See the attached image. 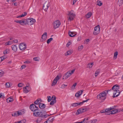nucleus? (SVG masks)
Masks as SVG:
<instances>
[{"mask_svg": "<svg viewBox=\"0 0 123 123\" xmlns=\"http://www.w3.org/2000/svg\"><path fill=\"white\" fill-rule=\"evenodd\" d=\"M6 101L7 103L12 102L13 101V99L11 97H9L7 98L6 99Z\"/></svg>", "mask_w": 123, "mask_h": 123, "instance_id": "26", "label": "nucleus"}, {"mask_svg": "<svg viewBox=\"0 0 123 123\" xmlns=\"http://www.w3.org/2000/svg\"><path fill=\"white\" fill-rule=\"evenodd\" d=\"M83 91V90H81L78 91L75 94V96L77 97H80Z\"/></svg>", "mask_w": 123, "mask_h": 123, "instance_id": "18", "label": "nucleus"}, {"mask_svg": "<svg viewBox=\"0 0 123 123\" xmlns=\"http://www.w3.org/2000/svg\"><path fill=\"white\" fill-rule=\"evenodd\" d=\"M13 43V42L12 41H9L5 43L6 45H10Z\"/></svg>", "mask_w": 123, "mask_h": 123, "instance_id": "32", "label": "nucleus"}, {"mask_svg": "<svg viewBox=\"0 0 123 123\" xmlns=\"http://www.w3.org/2000/svg\"><path fill=\"white\" fill-rule=\"evenodd\" d=\"M23 84L22 83H20L18 84V86L19 87H21L23 86Z\"/></svg>", "mask_w": 123, "mask_h": 123, "instance_id": "54", "label": "nucleus"}, {"mask_svg": "<svg viewBox=\"0 0 123 123\" xmlns=\"http://www.w3.org/2000/svg\"><path fill=\"white\" fill-rule=\"evenodd\" d=\"M100 27L99 25L95 27L93 32V34L94 35H97L100 32Z\"/></svg>", "mask_w": 123, "mask_h": 123, "instance_id": "5", "label": "nucleus"}, {"mask_svg": "<svg viewBox=\"0 0 123 123\" xmlns=\"http://www.w3.org/2000/svg\"><path fill=\"white\" fill-rule=\"evenodd\" d=\"M2 93H0V98L2 97L3 98H4V96H3L2 94Z\"/></svg>", "mask_w": 123, "mask_h": 123, "instance_id": "60", "label": "nucleus"}, {"mask_svg": "<svg viewBox=\"0 0 123 123\" xmlns=\"http://www.w3.org/2000/svg\"><path fill=\"white\" fill-rule=\"evenodd\" d=\"M119 86L117 85L116 84L113 86L112 88L111 89L108 90H107V93H108V92L109 91H113L114 92L118 91L119 92Z\"/></svg>", "mask_w": 123, "mask_h": 123, "instance_id": "3", "label": "nucleus"}, {"mask_svg": "<svg viewBox=\"0 0 123 123\" xmlns=\"http://www.w3.org/2000/svg\"><path fill=\"white\" fill-rule=\"evenodd\" d=\"M81 38L80 37H78V41H80V40Z\"/></svg>", "mask_w": 123, "mask_h": 123, "instance_id": "64", "label": "nucleus"}, {"mask_svg": "<svg viewBox=\"0 0 123 123\" xmlns=\"http://www.w3.org/2000/svg\"><path fill=\"white\" fill-rule=\"evenodd\" d=\"M42 100L41 98H39L37 99L35 101L34 104L36 105H39L40 103L41 102Z\"/></svg>", "mask_w": 123, "mask_h": 123, "instance_id": "22", "label": "nucleus"}, {"mask_svg": "<svg viewBox=\"0 0 123 123\" xmlns=\"http://www.w3.org/2000/svg\"><path fill=\"white\" fill-rule=\"evenodd\" d=\"M106 93L105 91L99 93L97 96V98L99 100L104 101L106 98Z\"/></svg>", "mask_w": 123, "mask_h": 123, "instance_id": "1", "label": "nucleus"}, {"mask_svg": "<svg viewBox=\"0 0 123 123\" xmlns=\"http://www.w3.org/2000/svg\"><path fill=\"white\" fill-rule=\"evenodd\" d=\"M97 121V120L93 119L89 121V123H95Z\"/></svg>", "mask_w": 123, "mask_h": 123, "instance_id": "41", "label": "nucleus"}, {"mask_svg": "<svg viewBox=\"0 0 123 123\" xmlns=\"http://www.w3.org/2000/svg\"><path fill=\"white\" fill-rule=\"evenodd\" d=\"M24 13V14H23L21 15L18 16L17 17V18H20L24 17L27 14V13L26 12H25Z\"/></svg>", "mask_w": 123, "mask_h": 123, "instance_id": "29", "label": "nucleus"}, {"mask_svg": "<svg viewBox=\"0 0 123 123\" xmlns=\"http://www.w3.org/2000/svg\"><path fill=\"white\" fill-rule=\"evenodd\" d=\"M71 44L70 42H68V43L66 45V46L67 47H68L69 45Z\"/></svg>", "mask_w": 123, "mask_h": 123, "instance_id": "57", "label": "nucleus"}, {"mask_svg": "<svg viewBox=\"0 0 123 123\" xmlns=\"http://www.w3.org/2000/svg\"><path fill=\"white\" fill-rule=\"evenodd\" d=\"M120 92L119 91V92H118V91H115L114 92L113 94V98H114L118 96Z\"/></svg>", "mask_w": 123, "mask_h": 123, "instance_id": "20", "label": "nucleus"}, {"mask_svg": "<svg viewBox=\"0 0 123 123\" xmlns=\"http://www.w3.org/2000/svg\"><path fill=\"white\" fill-rule=\"evenodd\" d=\"M3 72L2 71L0 70V77L2 76L3 75Z\"/></svg>", "mask_w": 123, "mask_h": 123, "instance_id": "56", "label": "nucleus"}, {"mask_svg": "<svg viewBox=\"0 0 123 123\" xmlns=\"http://www.w3.org/2000/svg\"><path fill=\"white\" fill-rule=\"evenodd\" d=\"M47 98H48L47 100L48 102H50L52 98L50 96H48Z\"/></svg>", "mask_w": 123, "mask_h": 123, "instance_id": "40", "label": "nucleus"}, {"mask_svg": "<svg viewBox=\"0 0 123 123\" xmlns=\"http://www.w3.org/2000/svg\"><path fill=\"white\" fill-rule=\"evenodd\" d=\"M88 118H84V123H89V121L88 122L87 121L88 120Z\"/></svg>", "mask_w": 123, "mask_h": 123, "instance_id": "44", "label": "nucleus"}, {"mask_svg": "<svg viewBox=\"0 0 123 123\" xmlns=\"http://www.w3.org/2000/svg\"><path fill=\"white\" fill-rule=\"evenodd\" d=\"M31 62L30 61L27 60L26 61H25L24 62V63L25 64H29Z\"/></svg>", "mask_w": 123, "mask_h": 123, "instance_id": "49", "label": "nucleus"}, {"mask_svg": "<svg viewBox=\"0 0 123 123\" xmlns=\"http://www.w3.org/2000/svg\"><path fill=\"white\" fill-rule=\"evenodd\" d=\"M89 99H88L86 100H84L82 102H80L79 103H73L71 104L72 106L74 107H76L78 105H82L84 102H86L88 101Z\"/></svg>", "mask_w": 123, "mask_h": 123, "instance_id": "8", "label": "nucleus"}, {"mask_svg": "<svg viewBox=\"0 0 123 123\" xmlns=\"http://www.w3.org/2000/svg\"><path fill=\"white\" fill-rule=\"evenodd\" d=\"M12 116H14V117H17L18 116V114L17 113V112H15L12 115Z\"/></svg>", "mask_w": 123, "mask_h": 123, "instance_id": "43", "label": "nucleus"}, {"mask_svg": "<svg viewBox=\"0 0 123 123\" xmlns=\"http://www.w3.org/2000/svg\"><path fill=\"white\" fill-rule=\"evenodd\" d=\"M31 88L29 86H26L23 88V92L25 93H28L31 90Z\"/></svg>", "mask_w": 123, "mask_h": 123, "instance_id": "11", "label": "nucleus"}, {"mask_svg": "<svg viewBox=\"0 0 123 123\" xmlns=\"http://www.w3.org/2000/svg\"><path fill=\"white\" fill-rule=\"evenodd\" d=\"M30 108L32 111L34 112L35 111H38V108L34 104H32L30 106Z\"/></svg>", "mask_w": 123, "mask_h": 123, "instance_id": "7", "label": "nucleus"}, {"mask_svg": "<svg viewBox=\"0 0 123 123\" xmlns=\"http://www.w3.org/2000/svg\"><path fill=\"white\" fill-rule=\"evenodd\" d=\"M5 85L7 88H9L10 87V84L9 83H6Z\"/></svg>", "mask_w": 123, "mask_h": 123, "instance_id": "42", "label": "nucleus"}, {"mask_svg": "<svg viewBox=\"0 0 123 123\" xmlns=\"http://www.w3.org/2000/svg\"><path fill=\"white\" fill-rule=\"evenodd\" d=\"M19 122L20 123H25L26 120L25 119L19 121Z\"/></svg>", "mask_w": 123, "mask_h": 123, "instance_id": "47", "label": "nucleus"}, {"mask_svg": "<svg viewBox=\"0 0 123 123\" xmlns=\"http://www.w3.org/2000/svg\"><path fill=\"white\" fill-rule=\"evenodd\" d=\"M77 85L76 83H74V85H73L71 87V89H74L75 88V86H76Z\"/></svg>", "mask_w": 123, "mask_h": 123, "instance_id": "38", "label": "nucleus"}, {"mask_svg": "<svg viewBox=\"0 0 123 123\" xmlns=\"http://www.w3.org/2000/svg\"><path fill=\"white\" fill-rule=\"evenodd\" d=\"M12 50L15 52H16L17 51V47L16 45H12Z\"/></svg>", "mask_w": 123, "mask_h": 123, "instance_id": "27", "label": "nucleus"}, {"mask_svg": "<svg viewBox=\"0 0 123 123\" xmlns=\"http://www.w3.org/2000/svg\"><path fill=\"white\" fill-rule=\"evenodd\" d=\"M99 72L98 71H96L95 73V76H97Z\"/></svg>", "mask_w": 123, "mask_h": 123, "instance_id": "45", "label": "nucleus"}, {"mask_svg": "<svg viewBox=\"0 0 123 123\" xmlns=\"http://www.w3.org/2000/svg\"><path fill=\"white\" fill-rule=\"evenodd\" d=\"M40 117L42 118H45L46 115V111L45 110H43L40 112Z\"/></svg>", "mask_w": 123, "mask_h": 123, "instance_id": "14", "label": "nucleus"}, {"mask_svg": "<svg viewBox=\"0 0 123 123\" xmlns=\"http://www.w3.org/2000/svg\"><path fill=\"white\" fill-rule=\"evenodd\" d=\"M26 67V66L25 65H23L21 66L20 69L21 70H22L23 68H25Z\"/></svg>", "mask_w": 123, "mask_h": 123, "instance_id": "52", "label": "nucleus"}, {"mask_svg": "<svg viewBox=\"0 0 123 123\" xmlns=\"http://www.w3.org/2000/svg\"><path fill=\"white\" fill-rule=\"evenodd\" d=\"M93 63H91L88 64L87 68H90L92 67L93 65Z\"/></svg>", "mask_w": 123, "mask_h": 123, "instance_id": "34", "label": "nucleus"}, {"mask_svg": "<svg viewBox=\"0 0 123 123\" xmlns=\"http://www.w3.org/2000/svg\"><path fill=\"white\" fill-rule=\"evenodd\" d=\"M67 86V85H66L63 84L62 85L61 88H65Z\"/></svg>", "mask_w": 123, "mask_h": 123, "instance_id": "51", "label": "nucleus"}, {"mask_svg": "<svg viewBox=\"0 0 123 123\" xmlns=\"http://www.w3.org/2000/svg\"><path fill=\"white\" fill-rule=\"evenodd\" d=\"M83 48V46L82 45H81V46H80L78 47V49H81Z\"/></svg>", "mask_w": 123, "mask_h": 123, "instance_id": "58", "label": "nucleus"}, {"mask_svg": "<svg viewBox=\"0 0 123 123\" xmlns=\"http://www.w3.org/2000/svg\"><path fill=\"white\" fill-rule=\"evenodd\" d=\"M118 4L120 6L122 5L123 3V0H119L118 1Z\"/></svg>", "mask_w": 123, "mask_h": 123, "instance_id": "28", "label": "nucleus"}, {"mask_svg": "<svg viewBox=\"0 0 123 123\" xmlns=\"http://www.w3.org/2000/svg\"><path fill=\"white\" fill-rule=\"evenodd\" d=\"M116 106H113L112 107H110V108H108V109H106L105 110H104V111L103 112H102V111H101V112L102 113H105L106 112H108L109 111H110L113 109L115 108Z\"/></svg>", "mask_w": 123, "mask_h": 123, "instance_id": "17", "label": "nucleus"}, {"mask_svg": "<svg viewBox=\"0 0 123 123\" xmlns=\"http://www.w3.org/2000/svg\"><path fill=\"white\" fill-rule=\"evenodd\" d=\"M44 5H43V8L42 9L43 10H44L45 11H46V8H44Z\"/></svg>", "mask_w": 123, "mask_h": 123, "instance_id": "63", "label": "nucleus"}, {"mask_svg": "<svg viewBox=\"0 0 123 123\" xmlns=\"http://www.w3.org/2000/svg\"><path fill=\"white\" fill-rule=\"evenodd\" d=\"M46 32H44L42 35V39H41V41L43 42L46 40Z\"/></svg>", "mask_w": 123, "mask_h": 123, "instance_id": "19", "label": "nucleus"}, {"mask_svg": "<svg viewBox=\"0 0 123 123\" xmlns=\"http://www.w3.org/2000/svg\"><path fill=\"white\" fill-rule=\"evenodd\" d=\"M53 119L54 118L52 117H49L47 120V123H52L54 120Z\"/></svg>", "mask_w": 123, "mask_h": 123, "instance_id": "21", "label": "nucleus"}, {"mask_svg": "<svg viewBox=\"0 0 123 123\" xmlns=\"http://www.w3.org/2000/svg\"><path fill=\"white\" fill-rule=\"evenodd\" d=\"M4 59V58L3 57H2L1 58L0 57V62L2 61Z\"/></svg>", "mask_w": 123, "mask_h": 123, "instance_id": "59", "label": "nucleus"}, {"mask_svg": "<svg viewBox=\"0 0 123 123\" xmlns=\"http://www.w3.org/2000/svg\"><path fill=\"white\" fill-rule=\"evenodd\" d=\"M53 40V38L52 37L50 38L49 39H48L47 41V43L49 44L50 43L51 41H52Z\"/></svg>", "mask_w": 123, "mask_h": 123, "instance_id": "37", "label": "nucleus"}, {"mask_svg": "<svg viewBox=\"0 0 123 123\" xmlns=\"http://www.w3.org/2000/svg\"><path fill=\"white\" fill-rule=\"evenodd\" d=\"M111 113L112 114H114L118 112V110L117 109H114L111 111Z\"/></svg>", "mask_w": 123, "mask_h": 123, "instance_id": "33", "label": "nucleus"}, {"mask_svg": "<svg viewBox=\"0 0 123 123\" xmlns=\"http://www.w3.org/2000/svg\"><path fill=\"white\" fill-rule=\"evenodd\" d=\"M118 54V52L117 51H116L114 53V58L115 59H116L117 57V56Z\"/></svg>", "mask_w": 123, "mask_h": 123, "instance_id": "35", "label": "nucleus"}, {"mask_svg": "<svg viewBox=\"0 0 123 123\" xmlns=\"http://www.w3.org/2000/svg\"><path fill=\"white\" fill-rule=\"evenodd\" d=\"M72 51L71 50H69L67 51L65 54V55L67 56L69 55H70L72 53Z\"/></svg>", "mask_w": 123, "mask_h": 123, "instance_id": "31", "label": "nucleus"}, {"mask_svg": "<svg viewBox=\"0 0 123 123\" xmlns=\"http://www.w3.org/2000/svg\"><path fill=\"white\" fill-rule=\"evenodd\" d=\"M45 105L43 104L40 103L39 105V108L41 109H43L45 107Z\"/></svg>", "mask_w": 123, "mask_h": 123, "instance_id": "23", "label": "nucleus"}, {"mask_svg": "<svg viewBox=\"0 0 123 123\" xmlns=\"http://www.w3.org/2000/svg\"><path fill=\"white\" fill-rule=\"evenodd\" d=\"M35 22V20L33 18H28L26 19L25 24V25H26L28 24L29 25H31L34 24Z\"/></svg>", "mask_w": 123, "mask_h": 123, "instance_id": "2", "label": "nucleus"}, {"mask_svg": "<svg viewBox=\"0 0 123 123\" xmlns=\"http://www.w3.org/2000/svg\"><path fill=\"white\" fill-rule=\"evenodd\" d=\"M87 108H81L78 109L77 111V112L76 113V115H78L80 113L84 112L87 111Z\"/></svg>", "mask_w": 123, "mask_h": 123, "instance_id": "10", "label": "nucleus"}, {"mask_svg": "<svg viewBox=\"0 0 123 123\" xmlns=\"http://www.w3.org/2000/svg\"><path fill=\"white\" fill-rule=\"evenodd\" d=\"M89 41V39H86L84 41V42L85 43L87 44L88 42Z\"/></svg>", "mask_w": 123, "mask_h": 123, "instance_id": "50", "label": "nucleus"}, {"mask_svg": "<svg viewBox=\"0 0 123 123\" xmlns=\"http://www.w3.org/2000/svg\"><path fill=\"white\" fill-rule=\"evenodd\" d=\"M33 60L36 61H38L39 60V58L38 57H36L33 58Z\"/></svg>", "mask_w": 123, "mask_h": 123, "instance_id": "36", "label": "nucleus"}, {"mask_svg": "<svg viewBox=\"0 0 123 123\" xmlns=\"http://www.w3.org/2000/svg\"><path fill=\"white\" fill-rule=\"evenodd\" d=\"M92 13L91 12H90L86 15V17L87 18H89L92 15Z\"/></svg>", "mask_w": 123, "mask_h": 123, "instance_id": "30", "label": "nucleus"}, {"mask_svg": "<svg viewBox=\"0 0 123 123\" xmlns=\"http://www.w3.org/2000/svg\"><path fill=\"white\" fill-rule=\"evenodd\" d=\"M25 22V21L24 20H19V23L21 25H23V23H24Z\"/></svg>", "mask_w": 123, "mask_h": 123, "instance_id": "39", "label": "nucleus"}, {"mask_svg": "<svg viewBox=\"0 0 123 123\" xmlns=\"http://www.w3.org/2000/svg\"><path fill=\"white\" fill-rule=\"evenodd\" d=\"M19 47L20 49L22 51L24 50L26 48V45L24 43H21Z\"/></svg>", "mask_w": 123, "mask_h": 123, "instance_id": "9", "label": "nucleus"}, {"mask_svg": "<svg viewBox=\"0 0 123 123\" xmlns=\"http://www.w3.org/2000/svg\"><path fill=\"white\" fill-rule=\"evenodd\" d=\"M61 24V23L59 20H56L53 23V27L54 29H55L58 27Z\"/></svg>", "mask_w": 123, "mask_h": 123, "instance_id": "6", "label": "nucleus"}, {"mask_svg": "<svg viewBox=\"0 0 123 123\" xmlns=\"http://www.w3.org/2000/svg\"><path fill=\"white\" fill-rule=\"evenodd\" d=\"M38 111H35L33 112V115L34 116L36 117H40L41 113L40 112Z\"/></svg>", "mask_w": 123, "mask_h": 123, "instance_id": "15", "label": "nucleus"}, {"mask_svg": "<svg viewBox=\"0 0 123 123\" xmlns=\"http://www.w3.org/2000/svg\"><path fill=\"white\" fill-rule=\"evenodd\" d=\"M13 43L14 42V43H17L18 42V40H13Z\"/></svg>", "mask_w": 123, "mask_h": 123, "instance_id": "62", "label": "nucleus"}, {"mask_svg": "<svg viewBox=\"0 0 123 123\" xmlns=\"http://www.w3.org/2000/svg\"><path fill=\"white\" fill-rule=\"evenodd\" d=\"M71 75L70 73L68 72L66 73L65 75L63 76L62 79H67L68 77H70Z\"/></svg>", "mask_w": 123, "mask_h": 123, "instance_id": "16", "label": "nucleus"}, {"mask_svg": "<svg viewBox=\"0 0 123 123\" xmlns=\"http://www.w3.org/2000/svg\"><path fill=\"white\" fill-rule=\"evenodd\" d=\"M52 100L50 102V105H53L56 102V97L54 95H53L52 97Z\"/></svg>", "mask_w": 123, "mask_h": 123, "instance_id": "13", "label": "nucleus"}, {"mask_svg": "<svg viewBox=\"0 0 123 123\" xmlns=\"http://www.w3.org/2000/svg\"><path fill=\"white\" fill-rule=\"evenodd\" d=\"M60 79V77L58 75L56 76L54 80L51 84V86H53L55 85L57 81Z\"/></svg>", "mask_w": 123, "mask_h": 123, "instance_id": "12", "label": "nucleus"}, {"mask_svg": "<svg viewBox=\"0 0 123 123\" xmlns=\"http://www.w3.org/2000/svg\"><path fill=\"white\" fill-rule=\"evenodd\" d=\"M68 20L69 21H71L72 20L75 15L71 12H69V13L68 14Z\"/></svg>", "mask_w": 123, "mask_h": 123, "instance_id": "4", "label": "nucleus"}, {"mask_svg": "<svg viewBox=\"0 0 123 123\" xmlns=\"http://www.w3.org/2000/svg\"><path fill=\"white\" fill-rule=\"evenodd\" d=\"M7 50H8V49H7L4 51L3 54H5L7 53Z\"/></svg>", "mask_w": 123, "mask_h": 123, "instance_id": "55", "label": "nucleus"}, {"mask_svg": "<svg viewBox=\"0 0 123 123\" xmlns=\"http://www.w3.org/2000/svg\"><path fill=\"white\" fill-rule=\"evenodd\" d=\"M75 71V69H74L72 70H71V71H68V72L69 73H70V74L71 75L72 74H73L74 73V72Z\"/></svg>", "mask_w": 123, "mask_h": 123, "instance_id": "53", "label": "nucleus"}, {"mask_svg": "<svg viewBox=\"0 0 123 123\" xmlns=\"http://www.w3.org/2000/svg\"><path fill=\"white\" fill-rule=\"evenodd\" d=\"M97 5H98L101 6L102 4V3L101 1H98L97 2Z\"/></svg>", "mask_w": 123, "mask_h": 123, "instance_id": "48", "label": "nucleus"}, {"mask_svg": "<svg viewBox=\"0 0 123 123\" xmlns=\"http://www.w3.org/2000/svg\"><path fill=\"white\" fill-rule=\"evenodd\" d=\"M111 113V111H109L108 112H106L105 114L106 115H109L110 114H112Z\"/></svg>", "mask_w": 123, "mask_h": 123, "instance_id": "46", "label": "nucleus"}, {"mask_svg": "<svg viewBox=\"0 0 123 123\" xmlns=\"http://www.w3.org/2000/svg\"><path fill=\"white\" fill-rule=\"evenodd\" d=\"M68 34L69 36L71 37H74L76 35V34H75L73 32L70 31H69Z\"/></svg>", "mask_w": 123, "mask_h": 123, "instance_id": "24", "label": "nucleus"}, {"mask_svg": "<svg viewBox=\"0 0 123 123\" xmlns=\"http://www.w3.org/2000/svg\"><path fill=\"white\" fill-rule=\"evenodd\" d=\"M24 113V110H22L17 112V113L18 114V116L23 114Z\"/></svg>", "mask_w": 123, "mask_h": 123, "instance_id": "25", "label": "nucleus"}, {"mask_svg": "<svg viewBox=\"0 0 123 123\" xmlns=\"http://www.w3.org/2000/svg\"><path fill=\"white\" fill-rule=\"evenodd\" d=\"M77 1V0H73V4L74 5Z\"/></svg>", "mask_w": 123, "mask_h": 123, "instance_id": "61", "label": "nucleus"}]
</instances>
